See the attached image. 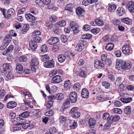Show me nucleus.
<instances>
[{"label": "nucleus", "instance_id": "obj_1", "mask_svg": "<svg viewBox=\"0 0 134 134\" xmlns=\"http://www.w3.org/2000/svg\"><path fill=\"white\" fill-rule=\"evenodd\" d=\"M39 64L37 58L33 59L31 60L30 63L31 69L34 72L36 71L37 66Z\"/></svg>", "mask_w": 134, "mask_h": 134}, {"label": "nucleus", "instance_id": "obj_2", "mask_svg": "<svg viewBox=\"0 0 134 134\" xmlns=\"http://www.w3.org/2000/svg\"><path fill=\"white\" fill-rule=\"evenodd\" d=\"M69 97V100L71 103L75 102L77 100V93L75 92H70Z\"/></svg>", "mask_w": 134, "mask_h": 134}, {"label": "nucleus", "instance_id": "obj_3", "mask_svg": "<svg viewBox=\"0 0 134 134\" xmlns=\"http://www.w3.org/2000/svg\"><path fill=\"white\" fill-rule=\"evenodd\" d=\"M122 51L123 53L127 55H128L132 52L131 48L129 45L127 44H125L123 46Z\"/></svg>", "mask_w": 134, "mask_h": 134}, {"label": "nucleus", "instance_id": "obj_4", "mask_svg": "<svg viewBox=\"0 0 134 134\" xmlns=\"http://www.w3.org/2000/svg\"><path fill=\"white\" fill-rule=\"evenodd\" d=\"M54 61L52 60L44 62L43 63L44 66L46 68H51L54 67Z\"/></svg>", "mask_w": 134, "mask_h": 134}, {"label": "nucleus", "instance_id": "obj_5", "mask_svg": "<svg viewBox=\"0 0 134 134\" xmlns=\"http://www.w3.org/2000/svg\"><path fill=\"white\" fill-rule=\"evenodd\" d=\"M70 26L71 29L73 30L75 34L79 32V28L77 24L73 21L70 22Z\"/></svg>", "mask_w": 134, "mask_h": 134}, {"label": "nucleus", "instance_id": "obj_6", "mask_svg": "<svg viewBox=\"0 0 134 134\" xmlns=\"http://www.w3.org/2000/svg\"><path fill=\"white\" fill-rule=\"evenodd\" d=\"M85 41L84 40H80V43L77 44L76 47L78 49L79 51L81 52L84 49L85 45L86 44Z\"/></svg>", "mask_w": 134, "mask_h": 134}, {"label": "nucleus", "instance_id": "obj_7", "mask_svg": "<svg viewBox=\"0 0 134 134\" xmlns=\"http://www.w3.org/2000/svg\"><path fill=\"white\" fill-rule=\"evenodd\" d=\"M104 64L102 63L100 60L97 59H96L94 60V66L95 68L98 69L100 67H104Z\"/></svg>", "mask_w": 134, "mask_h": 134}, {"label": "nucleus", "instance_id": "obj_8", "mask_svg": "<svg viewBox=\"0 0 134 134\" xmlns=\"http://www.w3.org/2000/svg\"><path fill=\"white\" fill-rule=\"evenodd\" d=\"M25 17L28 21L31 22L36 20L37 18L30 13H27L25 14Z\"/></svg>", "mask_w": 134, "mask_h": 134}, {"label": "nucleus", "instance_id": "obj_9", "mask_svg": "<svg viewBox=\"0 0 134 134\" xmlns=\"http://www.w3.org/2000/svg\"><path fill=\"white\" fill-rule=\"evenodd\" d=\"M122 69L123 70H126L129 69L131 66V63L128 61L123 62Z\"/></svg>", "mask_w": 134, "mask_h": 134}, {"label": "nucleus", "instance_id": "obj_10", "mask_svg": "<svg viewBox=\"0 0 134 134\" xmlns=\"http://www.w3.org/2000/svg\"><path fill=\"white\" fill-rule=\"evenodd\" d=\"M9 40L5 38L3 41V44L0 46V50H3L6 48L9 44Z\"/></svg>", "mask_w": 134, "mask_h": 134}, {"label": "nucleus", "instance_id": "obj_11", "mask_svg": "<svg viewBox=\"0 0 134 134\" xmlns=\"http://www.w3.org/2000/svg\"><path fill=\"white\" fill-rule=\"evenodd\" d=\"M62 81L61 77L59 75H57L53 77L52 82L54 83H58Z\"/></svg>", "mask_w": 134, "mask_h": 134}, {"label": "nucleus", "instance_id": "obj_12", "mask_svg": "<svg viewBox=\"0 0 134 134\" xmlns=\"http://www.w3.org/2000/svg\"><path fill=\"white\" fill-rule=\"evenodd\" d=\"M81 96L83 98H87L89 94L88 90L86 88H83L81 90Z\"/></svg>", "mask_w": 134, "mask_h": 134}, {"label": "nucleus", "instance_id": "obj_13", "mask_svg": "<svg viewBox=\"0 0 134 134\" xmlns=\"http://www.w3.org/2000/svg\"><path fill=\"white\" fill-rule=\"evenodd\" d=\"M30 48L32 51H35L37 47V43L35 41H31L29 43Z\"/></svg>", "mask_w": 134, "mask_h": 134}, {"label": "nucleus", "instance_id": "obj_14", "mask_svg": "<svg viewBox=\"0 0 134 134\" xmlns=\"http://www.w3.org/2000/svg\"><path fill=\"white\" fill-rule=\"evenodd\" d=\"M15 13V10L12 8H11L8 10L7 12V15H6V18H10L13 16Z\"/></svg>", "mask_w": 134, "mask_h": 134}, {"label": "nucleus", "instance_id": "obj_15", "mask_svg": "<svg viewBox=\"0 0 134 134\" xmlns=\"http://www.w3.org/2000/svg\"><path fill=\"white\" fill-rule=\"evenodd\" d=\"M66 24V21L65 20H63L60 21L55 25V26L56 27H62L65 26Z\"/></svg>", "mask_w": 134, "mask_h": 134}, {"label": "nucleus", "instance_id": "obj_16", "mask_svg": "<svg viewBox=\"0 0 134 134\" xmlns=\"http://www.w3.org/2000/svg\"><path fill=\"white\" fill-rule=\"evenodd\" d=\"M128 9L131 12H134V3L132 1H129L127 5Z\"/></svg>", "mask_w": 134, "mask_h": 134}, {"label": "nucleus", "instance_id": "obj_17", "mask_svg": "<svg viewBox=\"0 0 134 134\" xmlns=\"http://www.w3.org/2000/svg\"><path fill=\"white\" fill-rule=\"evenodd\" d=\"M123 62V61L122 60H116L115 67L117 69L119 70L120 68L122 69Z\"/></svg>", "mask_w": 134, "mask_h": 134}, {"label": "nucleus", "instance_id": "obj_18", "mask_svg": "<svg viewBox=\"0 0 134 134\" xmlns=\"http://www.w3.org/2000/svg\"><path fill=\"white\" fill-rule=\"evenodd\" d=\"M87 69L85 67H84L83 69L81 70V71L80 72L79 75L81 77L84 78H86L87 76Z\"/></svg>", "mask_w": 134, "mask_h": 134}, {"label": "nucleus", "instance_id": "obj_19", "mask_svg": "<svg viewBox=\"0 0 134 134\" xmlns=\"http://www.w3.org/2000/svg\"><path fill=\"white\" fill-rule=\"evenodd\" d=\"M16 103L14 101H10L7 104V106L8 108L9 109H12L16 106Z\"/></svg>", "mask_w": 134, "mask_h": 134}, {"label": "nucleus", "instance_id": "obj_20", "mask_svg": "<svg viewBox=\"0 0 134 134\" xmlns=\"http://www.w3.org/2000/svg\"><path fill=\"white\" fill-rule=\"evenodd\" d=\"M125 11L123 8L119 7L117 10L116 13L119 15L121 16L124 15Z\"/></svg>", "mask_w": 134, "mask_h": 134}, {"label": "nucleus", "instance_id": "obj_21", "mask_svg": "<svg viewBox=\"0 0 134 134\" xmlns=\"http://www.w3.org/2000/svg\"><path fill=\"white\" fill-rule=\"evenodd\" d=\"M29 28V25L25 24L24 25L22 29L21 30V33L22 34H25L28 30Z\"/></svg>", "mask_w": 134, "mask_h": 134}, {"label": "nucleus", "instance_id": "obj_22", "mask_svg": "<svg viewBox=\"0 0 134 134\" xmlns=\"http://www.w3.org/2000/svg\"><path fill=\"white\" fill-rule=\"evenodd\" d=\"M58 60L60 63H63L64 62L65 60H66V56L64 54H60L58 56Z\"/></svg>", "mask_w": 134, "mask_h": 134}, {"label": "nucleus", "instance_id": "obj_23", "mask_svg": "<svg viewBox=\"0 0 134 134\" xmlns=\"http://www.w3.org/2000/svg\"><path fill=\"white\" fill-rule=\"evenodd\" d=\"M114 47V44L112 43H110L106 44L105 48L107 51H111L113 49Z\"/></svg>", "mask_w": 134, "mask_h": 134}, {"label": "nucleus", "instance_id": "obj_24", "mask_svg": "<svg viewBox=\"0 0 134 134\" xmlns=\"http://www.w3.org/2000/svg\"><path fill=\"white\" fill-rule=\"evenodd\" d=\"M121 21L124 23L129 25H130L131 24L132 20L128 18H123L121 19Z\"/></svg>", "mask_w": 134, "mask_h": 134}, {"label": "nucleus", "instance_id": "obj_25", "mask_svg": "<svg viewBox=\"0 0 134 134\" xmlns=\"http://www.w3.org/2000/svg\"><path fill=\"white\" fill-rule=\"evenodd\" d=\"M2 67L3 69V70L5 71L7 70H9L11 68V66L9 63H5L3 64Z\"/></svg>", "mask_w": 134, "mask_h": 134}, {"label": "nucleus", "instance_id": "obj_26", "mask_svg": "<svg viewBox=\"0 0 134 134\" xmlns=\"http://www.w3.org/2000/svg\"><path fill=\"white\" fill-rule=\"evenodd\" d=\"M23 69V67L21 64H17L16 67V70L18 73L20 74L21 73Z\"/></svg>", "mask_w": 134, "mask_h": 134}, {"label": "nucleus", "instance_id": "obj_27", "mask_svg": "<svg viewBox=\"0 0 134 134\" xmlns=\"http://www.w3.org/2000/svg\"><path fill=\"white\" fill-rule=\"evenodd\" d=\"M36 113L34 115V116L35 119L40 118L41 117V110H36Z\"/></svg>", "mask_w": 134, "mask_h": 134}, {"label": "nucleus", "instance_id": "obj_28", "mask_svg": "<svg viewBox=\"0 0 134 134\" xmlns=\"http://www.w3.org/2000/svg\"><path fill=\"white\" fill-rule=\"evenodd\" d=\"M64 98V95L62 93H59L56 95V99L58 101L62 100Z\"/></svg>", "mask_w": 134, "mask_h": 134}, {"label": "nucleus", "instance_id": "obj_29", "mask_svg": "<svg viewBox=\"0 0 134 134\" xmlns=\"http://www.w3.org/2000/svg\"><path fill=\"white\" fill-rule=\"evenodd\" d=\"M88 122L90 127H92L93 126L95 125L96 124V121L95 120L92 118Z\"/></svg>", "mask_w": 134, "mask_h": 134}, {"label": "nucleus", "instance_id": "obj_30", "mask_svg": "<svg viewBox=\"0 0 134 134\" xmlns=\"http://www.w3.org/2000/svg\"><path fill=\"white\" fill-rule=\"evenodd\" d=\"M68 120V118L63 116H61L59 118V122L60 123H63L66 122Z\"/></svg>", "mask_w": 134, "mask_h": 134}, {"label": "nucleus", "instance_id": "obj_31", "mask_svg": "<svg viewBox=\"0 0 134 134\" xmlns=\"http://www.w3.org/2000/svg\"><path fill=\"white\" fill-rule=\"evenodd\" d=\"M30 112L28 111H26L23 112L19 116L21 117L24 118H26L29 116Z\"/></svg>", "mask_w": 134, "mask_h": 134}, {"label": "nucleus", "instance_id": "obj_32", "mask_svg": "<svg viewBox=\"0 0 134 134\" xmlns=\"http://www.w3.org/2000/svg\"><path fill=\"white\" fill-rule=\"evenodd\" d=\"M120 100L123 103H127L130 102L132 100V98L130 97L124 98H121Z\"/></svg>", "mask_w": 134, "mask_h": 134}, {"label": "nucleus", "instance_id": "obj_33", "mask_svg": "<svg viewBox=\"0 0 134 134\" xmlns=\"http://www.w3.org/2000/svg\"><path fill=\"white\" fill-rule=\"evenodd\" d=\"M116 6L114 4H112L109 6L108 8L109 11L110 12H114L116 8Z\"/></svg>", "mask_w": 134, "mask_h": 134}, {"label": "nucleus", "instance_id": "obj_34", "mask_svg": "<svg viewBox=\"0 0 134 134\" xmlns=\"http://www.w3.org/2000/svg\"><path fill=\"white\" fill-rule=\"evenodd\" d=\"M131 108L129 106L126 107L124 109V112L125 114H129L131 112Z\"/></svg>", "mask_w": 134, "mask_h": 134}, {"label": "nucleus", "instance_id": "obj_35", "mask_svg": "<svg viewBox=\"0 0 134 134\" xmlns=\"http://www.w3.org/2000/svg\"><path fill=\"white\" fill-rule=\"evenodd\" d=\"M8 73L6 75V80H8L12 79L13 77V76L11 72L8 71Z\"/></svg>", "mask_w": 134, "mask_h": 134}, {"label": "nucleus", "instance_id": "obj_36", "mask_svg": "<svg viewBox=\"0 0 134 134\" xmlns=\"http://www.w3.org/2000/svg\"><path fill=\"white\" fill-rule=\"evenodd\" d=\"M102 85L105 87L106 89L109 88L110 86V84L108 81H104L102 83Z\"/></svg>", "mask_w": 134, "mask_h": 134}, {"label": "nucleus", "instance_id": "obj_37", "mask_svg": "<svg viewBox=\"0 0 134 134\" xmlns=\"http://www.w3.org/2000/svg\"><path fill=\"white\" fill-rule=\"evenodd\" d=\"M49 20L52 23H54L57 20V18L55 15H52L49 18Z\"/></svg>", "mask_w": 134, "mask_h": 134}, {"label": "nucleus", "instance_id": "obj_38", "mask_svg": "<svg viewBox=\"0 0 134 134\" xmlns=\"http://www.w3.org/2000/svg\"><path fill=\"white\" fill-rule=\"evenodd\" d=\"M84 12V10L81 8H78L76 10V13L77 15H81Z\"/></svg>", "mask_w": 134, "mask_h": 134}, {"label": "nucleus", "instance_id": "obj_39", "mask_svg": "<svg viewBox=\"0 0 134 134\" xmlns=\"http://www.w3.org/2000/svg\"><path fill=\"white\" fill-rule=\"evenodd\" d=\"M13 26L16 29H18L21 27V24L18 22H15L14 23Z\"/></svg>", "mask_w": 134, "mask_h": 134}, {"label": "nucleus", "instance_id": "obj_40", "mask_svg": "<svg viewBox=\"0 0 134 134\" xmlns=\"http://www.w3.org/2000/svg\"><path fill=\"white\" fill-rule=\"evenodd\" d=\"M113 110V113L118 114H121L122 113V110L118 108H114Z\"/></svg>", "mask_w": 134, "mask_h": 134}, {"label": "nucleus", "instance_id": "obj_41", "mask_svg": "<svg viewBox=\"0 0 134 134\" xmlns=\"http://www.w3.org/2000/svg\"><path fill=\"white\" fill-rule=\"evenodd\" d=\"M52 134H55L58 132L57 130L55 127H52L50 128L49 131Z\"/></svg>", "mask_w": 134, "mask_h": 134}, {"label": "nucleus", "instance_id": "obj_42", "mask_svg": "<svg viewBox=\"0 0 134 134\" xmlns=\"http://www.w3.org/2000/svg\"><path fill=\"white\" fill-rule=\"evenodd\" d=\"M95 21L96 22V24L99 26H102L103 25L104 23L103 21L99 19H95Z\"/></svg>", "mask_w": 134, "mask_h": 134}, {"label": "nucleus", "instance_id": "obj_43", "mask_svg": "<svg viewBox=\"0 0 134 134\" xmlns=\"http://www.w3.org/2000/svg\"><path fill=\"white\" fill-rule=\"evenodd\" d=\"M61 40L62 42L66 43L68 40V38L67 36L64 35H62L60 37Z\"/></svg>", "mask_w": 134, "mask_h": 134}, {"label": "nucleus", "instance_id": "obj_44", "mask_svg": "<svg viewBox=\"0 0 134 134\" xmlns=\"http://www.w3.org/2000/svg\"><path fill=\"white\" fill-rule=\"evenodd\" d=\"M92 36L90 34H86L81 36V38L83 39H88L91 38Z\"/></svg>", "mask_w": 134, "mask_h": 134}, {"label": "nucleus", "instance_id": "obj_45", "mask_svg": "<svg viewBox=\"0 0 134 134\" xmlns=\"http://www.w3.org/2000/svg\"><path fill=\"white\" fill-rule=\"evenodd\" d=\"M80 113L78 111L72 114V116L75 118H79L80 116Z\"/></svg>", "mask_w": 134, "mask_h": 134}, {"label": "nucleus", "instance_id": "obj_46", "mask_svg": "<svg viewBox=\"0 0 134 134\" xmlns=\"http://www.w3.org/2000/svg\"><path fill=\"white\" fill-rule=\"evenodd\" d=\"M70 85V80H68L65 82L64 85V88H69Z\"/></svg>", "mask_w": 134, "mask_h": 134}, {"label": "nucleus", "instance_id": "obj_47", "mask_svg": "<svg viewBox=\"0 0 134 134\" xmlns=\"http://www.w3.org/2000/svg\"><path fill=\"white\" fill-rule=\"evenodd\" d=\"M20 61L21 62H25L27 60V58L25 56H22L19 58Z\"/></svg>", "mask_w": 134, "mask_h": 134}, {"label": "nucleus", "instance_id": "obj_48", "mask_svg": "<svg viewBox=\"0 0 134 134\" xmlns=\"http://www.w3.org/2000/svg\"><path fill=\"white\" fill-rule=\"evenodd\" d=\"M45 25L48 27V29H51L53 27V24L51 22L47 21L46 22Z\"/></svg>", "mask_w": 134, "mask_h": 134}, {"label": "nucleus", "instance_id": "obj_49", "mask_svg": "<svg viewBox=\"0 0 134 134\" xmlns=\"http://www.w3.org/2000/svg\"><path fill=\"white\" fill-rule=\"evenodd\" d=\"M58 71L56 69H54L51 71L49 74V76H52L57 74V73Z\"/></svg>", "mask_w": 134, "mask_h": 134}, {"label": "nucleus", "instance_id": "obj_50", "mask_svg": "<svg viewBox=\"0 0 134 134\" xmlns=\"http://www.w3.org/2000/svg\"><path fill=\"white\" fill-rule=\"evenodd\" d=\"M100 29L99 28H97L96 29H93L91 30V32L94 34L98 33L99 32Z\"/></svg>", "mask_w": 134, "mask_h": 134}, {"label": "nucleus", "instance_id": "obj_51", "mask_svg": "<svg viewBox=\"0 0 134 134\" xmlns=\"http://www.w3.org/2000/svg\"><path fill=\"white\" fill-rule=\"evenodd\" d=\"M109 117V114L108 113H105L103 114L102 118L103 120L107 119Z\"/></svg>", "mask_w": 134, "mask_h": 134}, {"label": "nucleus", "instance_id": "obj_52", "mask_svg": "<svg viewBox=\"0 0 134 134\" xmlns=\"http://www.w3.org/2000/svg\"><path fill=\"white\" fill-rule=\"evenodd\" d=\"M80 85L79 83H75L73 86L74 89L76 90H79L80 88Z\"/></svg>", "mask_w": 134, "mask_h": 134}, {"label": "nucleus", "instance_id": "obj_53", "mask_svg": "<svg viewBox=\"0 0 134 134\" xmlns=\"http://www.w3.org/2000/svg\"><path fill=\"white\" fill-rule=\"evenodd\" d=\"M113 23L114 24L115 26L118 27V25H119L120 24V22L119 20L116 19L113 20L112 21Z\"/></svg>", "mask_w": 134, "mask_h": 134}, {"label": "nucleus", "instance_id": "obj_54", "mask_svg": "<svg viewBox=\"0 0 134 134\" xmlns=\"http://www.w3.org/2000/svg\"><path fill=\"white\" fill-rule=\"evenodd\" d=\"M54 112L52 110H50L46 112L45 113V116H51L53 114Z\"/></svg>", "mask_w": 134, "mask_h": 134}, {"label": "nucleus", "instance_id": "obj_55", "mask_svg": "<svg viewBox=\"0 0 134 134\" xmlns=\"http://www.w3.org/2000/svg\"><path fill=\"white\" fill-rule=\"evenodd\" d=\"M50 59V57L48 54H45L42 55V61H44L46 60H48Z\"/></svg>", "mask_w": 134, "mask_h": 134}, {"label": "nucleus", "instance_id": "obj_56", "mask_svg": "<svg viewBox=\"0 0 134 134\" xmlns=\"http://www.w3.org/2000/svg\"><path fill=\"white\" fill-rule=\"evenodd\" d=\"M53 39V41L54 44L57 43L59 41V39L58 37H52Z\"/></svg>", "mask_w": 134, "mask_h": 134}, {"label": "nucleus", "instance_id": "obj_57", "mask_svg": "<svg viewBox=\"0 0 134 134\" xmlns=\"http://www.w3.org/2000/svg\"><path fill=\"white\" fill-rule=\"evenodd\" d=\"M115 106L117 107H119L121 105V103L119 101L115 100L114 102Z\"/></svg>", "mask_w": 134, "mask_h": 134}, {"label": "nucleus", "instance_id": "obj_58", "mask_svg": "<svg viewBox=\"0 0 134 134\" xmlns=\"http://www.w3.org/2000/svg\"><path fill=\"white\" fill-rule=\"evenodd\" d=\"M105 64L107 65V66H110L111 64V60L110 59H108V58L105 61Z\"/></svg>", "mask_w": 134, "mask_h": 134}, {"label": "nucleus", "instance_id": "obj_59", "mask_svg": "<svg viewBox=\"0 0 134 134\" xmlns=\"http://www.w3.org/2000/svg\"><path fill=\"white\" fill-rule=\"evenodd\" d=\"M112 118L113 121L117 122L120 119V117L118 115H115L114 116H112Z\"/></svg>", "mask_w": 134, "mask_h": 134}, {"label": "nucleus", "instance_id": "obj_60", "mask_svg": "<svg viewBox=\"0 0 134 134\" xmlns=\"http://www.w3.org/2000/svg\"><path fill=\"white\" fill-rule=\"evenodd\" d=\"M65 9L69 10L70 12V11H72V5L70 4H67L65 7Z\"/></svg>", "mask_w": 134, "mask_h": 134}, {"label": "nucleus", "instance_id": "obj_61", "mask_svg": "<svg viewBox=\"0 0 134 134\" xmlns=\"http://www.w3.org/2000/svg\"><path fill=\"white\" fill-rule=\"evenodd\" d=\"M91 28L90 26L88 25H85L83 27V29L85 31H87L90 30Z\"/></svg>", "mask_w": 134, "mask_h": 134}, {"label": "nucleus", "instance_id": "obj_62", "mask_svg": "<svg viewBox=\"0 0 134 134\" xmlns=\"http://www.w3.org/2000/svg\"><path fill=\"white\" fill-rule=\"evenodd\" d=\"M97 98L98 99L103 101L106 100L107 99L104 96L102 95H100L98 96Z\"/></svg>", "mask_w": 134, "mask_h": 134}, {"label": "nucleus", "instance_id": "obj_63", "mask_svg": "<svg viewBox=\"0 0 134 134\" xmlns=\"http://www.w3.org/2000/svg\"><path fill=\"white\" fill-rule=\"evenodd\" d=\"M107 54H102L101 56V60L105 62L107 59Z\"/></svg>", "mask_w": 134, "mask_h": 134}, {"label": "nucleus", "instance_id": "obj_64", "mask_svg": "<svg viewBox=\"0 0 134 134\" xmlns=\"http://www.w3.org/2000/svg\"><path fill=\"white\" fill-rule=\"evenodd\" d=\"M113 121L112 116L110 117H109L107 120V122L108 124H112Z\"/></svg>", "mask_w": 134, "mask_h": 134}]
</instances>
